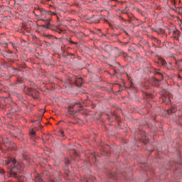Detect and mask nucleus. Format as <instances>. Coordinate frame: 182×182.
<instances>
[{
    "label": "nucleus",
    "mask_w": 182,
    "mask_h": 182,
    "mask_svg": "<svg viewBox=\"0 0 182 182\" xmlns=\"http://www.w3.org/2000/svg\"><path fill=\"white\" fill-rule=\"evenodd\" d=\"M38 10L40 11L42 15H46V16L50 15V16H52V15H56V13L52 12L50 11H46L41 8H38Z\"/></svg>",
    "instance_id": "obj_4"
},
{
    "label": "nucleus",
    "mask_w": 182,
    "mask_h": 182,
    "mask_svg": "<svg viewBox=\"0 0 182 182\" xmlns=\"http://www.w3.org/2000/svg\"><path fill=\"white\" fill-rule=\"evenodd\" d=\"M179 36H180V31L178 30L173 31L172 38H173L176 41H178Z\"/></svg>",
    "instance_id": "obj_5"
},
{
    "label": "nucleus",
    "mask_w": 182,
    "mask_h": 182,
    "mask_svg": "<svg viewBox=\"0 0 182 182\" xmlns=\"http://www.w3.org/2000/svg\"><path fill=\"white\" fill-rule=\"evenodd\" d=\"M153 82H154L155 83H159V82H161V80L159 79H157L156 77H153Z\"/></svg>",
    "instance_id": "obj_12"
},
{
    "label": "nucleus",
    "mask_w": 182,
    "mask_h": 182,
    "mask_svg": "<svg viewBox=\"0 0 182 182\" xmlns=\"http://www.w3.org/2000/svg\"><path fill=\"white\" fill-rule=\"evenodd\" d=\"M123 32H124V33H126V35H127V36H129V33H127V31H126L125 30H123Z\"/></svg>",
    "instance_id": "obj_22"
},
{
    "label": "nucleus",
    "mask_w": 182,
    "mask_h": 182,
    "mask_svg": "<svg viewBox=\"0 0 182 182\" xmlns=\"http://www.w3.org/2000/svg\"><path fill=\"white\" fill-rule=\"evenodd\" d=\"M6 53L8 55V58H11L12 57V52L11 51H7Z\"/></svg>",
    "instance_id": "obj_13"
},
{
    "label": "nucleus",
    "mask_w": 182,
    "mask_h": 182,
    "mask_svg": "<svg viewBox=\"0 0 182 182\" xmlns=\"http://www.w3.org/2000/svg\"><path fill=\"white\" fill-rule=\"evenodd\" d=\"M156 75H159L160 76H161L162 79L163 77H164V76L163 75V72H161V70H156Z\"/></svg>",
    "instance_id": "obj_9"
},
{
    "label": "nucleus",
    "mask_w": 182,
    "mask_h": 182,
    "mask_svg": "<svg viewBox=\"0 0 182 182\" xmlns=\"http://www.w3.org/2000/svg\"><path fill=\"white\" fill-rule=\"evenodd\" d=\"M41 121H42V119H40L38 120V123H41Z\"/></svg>",
    "instance_id": "obj_26"
},
{
    "label": "nucleus",
    "mask_w": 182,
    "mask_h": 182,
    "mask_svg": "<svg viewBox=\"0 0 182 182\" xmlns=\"http://www.w3.org/2000/svg\"><path fill=\"white\" fill-rule=\"evenodd\" d=\"M131 8L129 6H127L122 11V14H129Z\"/></svg>",
    "instance_id": "obj_7"
},
{
    "label": "nucleus",
    "mask_w": 182,
    "mask_h": 182,
    "mask_svg": "<svg viewBox=\"0 0 182 182\" xmlns=\"http://www.w3.org/2000/svg\"><path fill=\"white\" fill-rule=\"evenodd\" d=\"M86 182H89L87 180H86Z\"/></svg>",
    "instance_id": "obj_32"
},
{
    "label": "nucleus",
    "mask_w": 182,
    "mask_h": 182,
    "mask_svg": "<svg viewBox=\"0 0 182 182\" xmlns=\"http://www.w3.org/2000/svg\"><path fill=\"white\" fill-rule=\"evenodd\" d=\"M123 56H124V58H127V59L129 60H133V58L132 56L127 55V54H126V53H124Z\"/></svg>",
    "instance_id": "obj_10"
},
{
    "label": "nucleus",
    "mask_w": 182,
    "mask_h": 182,
    "mask_svg": "<svg viewBox=\"0 0 182 182\" xmlns=\"http://www.w3.org/2000/svg\"><path fill=\"white\" fill-rule=\"evenodd\" d=\"M171 113H173L174 112V111H171Z\"/></svg>",
    "instance_id": "obj_30"
},
{
    "label": "nucleus",
    "mask_w": 182,
    "mask_h": 182,
    "mask_svg": "<svg viewBox=\"0 0 182 182\" xmlns=\"http://www.w3.org/2000/svg\"><path fill=\"white\" fill-rule=\"evenodd\" d=\"M66 164H70V161L69 159L65 160Z\"/></svg>",
    "instance_id": "obj_19"
},
{
    "label": "nucleus",
    "mask_w": 182,
    "mask_h": 182,
    "mask_svg": "<svg viewBox=\"0 0 182 182\" xmlns=\"http://www.w3.org/2000/svg\"><path fill=\"white\" fill-rule=\"evenodd\" d=\"M121 69H124L123 68H121Z\"/></svg>",
    "instance_id": "obj_33"
},
{
    "label": "nucleus",
    "mask_w": 182,
    "mask_h": 182,
    "mask_svg": "<svg viewBox=\"0 0 182 182\" xmlns=\"http://www.w3.org/2000/svg\"><path fill=\"white\" fill-rule=\"evenodd\" d=\"M36 182H45V181H43V179H42V178H41V176H38L36 178Z\"/></svg>",
    "instance_id": "obj_11"
},
{
    "label": "nucleus",
    "mask_w": 182,
    "mask_h": 182,
    "mask_svg": "<svg viewBox=\"0 0 182 182\" xmlns=\"http://www.w3.org/2000/svg\"><path fill=\"white\" fill-rule=\"evenodd\" d=\"M5 166H8L9 168L10 176L15 178H23L22 176H19L17 173H22L23 170V164L21 162H17L16 160L9 158L4 162Z\"/></svg>",
    "instance_id": "obj_1"
},
{
    "label": "nucleus",
    "mask_w": 182,
    "mask_h": 182,
    "mask_svg": "<svg viewBox=\"0 0 182 182\" xmlns=\"http://www.w3.org/2000/svg\"><path fill=\"white\" fill-rule=\"evenodd\" d=\"M70 43H72L73 45H77V43L72 41H70Z\"/></svg>",
    "instance_id": "obj_18"
},
{
    "label": "nucleus",
    "mask_w": 182,
    "mask_h": 182,
    "mask_svg": "<svg viewBox=\"0 0 182 182\" xmlns=\"http://www.w3.org/2000/svg\"><path fill=\"white\" fill-rule=\"evenodd\" d=\"M152 41H156L158 42V43H160L161 41L158 40L157 38H156V37H152Z\"/></svg>",
    "instance_id": "obj_15"
},
{
    "label": "nucleus",
    "mask_w": 182,
    "mask_h": 182,
    "mask_svg": "<svg viewBox=\"0 0 182 182\" xmlns=\"http://www.w3.org/2000/svg\"><path fill=\"white\" fill-rule=\"evenodd\" d=\"M159 63H161V65H162V66L167 68V62H166V60H164L163 58H160L159 60Z\"/></svg>",
    "instance_id": "obj_6"
},
{
    "label": "nucleus",
    "mask_w": 182,
    "mask_h": 182,
    "mask_svg": "<svg viewBox=\"0 0 182 182\" xmlns=\"http://www.w3.org/2000/svg\"><path fill=\"white\" fill-rule=\"evenodd\" d=\"M76 104H73V105H70V107H73Z\"/></svg>",
    "instance_id": "obj_25"
},
{
    "label": "nucleus",
    "mask_w": 182,
    "mask_h": 182,
    "mask_svg": "<svg viewBox=\"0 0 182 182\" xmlns=\"http://www.w3.org/2000/svg\"><path fill=\"white\" fill-rule=\"evenodd\" d=\"M60 133H61V136H65V134L63 133V131H60Z\"/></svg>",
    "instance_id": "obj_23"
},
{
    "label": "nucleus",
    "mask_w": 182,
    "mask_h": 182,
    "mask_svg": "<svg viewBox=\"0 0 182 182\" xmlns=\"http://www.w3.org/2000/svg\"><path fill=\"white\" fill-rule=\"evenodd\" d=\"M30 136L31 137H35V131L32 130L31 132H30Z\"/></svg>",
    "instance_id": "obj_14"
},
{
    "label": "nucleus",
    "mask_w": 182,
    "mask_h": 182,
    "mask_svg": "<svg viewBox=\"0 0 182 182\" xmlns=\"http://www.w3.org/2000/svg\"><path fill=\"white\" fill-rule=\"evenodd\" d=\"M103 50H105L108 55H112V52L114 50H118L119 48L113 47L111 45H105L102 47Z\"/></svg>",
    "instance_id": "obj_2"
},
{
    "label": "nucleus",
    "mask_w": 182,
    "mask_h": 182,
    "mask_svg": "<svg viewBox=\"0 0 182 182\" xmlns=\"http://www.w3.org/2000/svg\"><path fill=\"white\" fill-rule=\"evenodd\" d=\"M51 182H55V181H52V180H51Z\"/></svg>",
    "instance_id": "obj_31"
},
{
    "label": "nucleus",
    "mask_w": 182,
    "mask_h": 182,
    "mask_svg": "<svg viewBox=\"0 0 182 182\" xmlns=\"http://www.w3.org/2000/svg\"><path fill=\"white\" fill-rule=\"evenodd\" d=\"M72 82H74L77 86H82V82H83V80H82V77L73 76L71 79Z\"/></svg>",
    "instance_id": "obj_3"
},
{
    "label": "nucleus",
    "mask_w": 182,
    "mask_h": 182,
    "mask_svg": "<svg viewBox=\"0 0 182 182\" xmlns=\"http://www.w3.org/2000/svg\"><path fill=\"white\" fill-rule=\"evenodd\" d=\"M135 9H136V12H139V14H141V10L140 9L136 8Z\"/></svg>",
    "instance_id": "obj_17"
},
{
    "label": "nucleus",
    "mask_w": 182,
    "mask_h": 182,
    "mask_svg": "<svg viewBox=\"0 0 182 182\" xmlns=\"http://www.w3.org/2000/svg\"><path fill=\"white\" fill-rule=\"evenodd\" d=\"M0 174H5V171L2 168H0Z\"/></svg>",
    "instance_id": "obj_16"
},
{
    "label": "nucleus",
    "mask_w": 182,
    "mask_h": 182,
    "mask_svg": "<svg viewBox=\"0 0 182 182\" xmlns=\"http://www.w3.org/2000/svg\"><path fill=\"white\" fill-rule=\"evenodd\" d=\"M41 21H43V22H46L47 28H49V26L50 25V22L51 21L50 18H47V19L41 18Z\"/></svg>",
    "instance_id": "obj_8"
},
{
    "label": "nucleus",
    "mask_w": 182,
    "mask_h": 182,
    "mask_svg": "<svg viewBox=\"0 0 182 182\" xmlns=\"http://www.w3.org/2000/svg\"><path fill=\"white\" fill-rule=\"evenodd\" d=\"M178 77H179L180 79H181V76L179 75Z\"/></svg>",
    "instance_id": "obj_29"
},
{
    "label": "nucleus",
    "mask_w": 182,
    "mask_h": 182,
    "mask_svg": "<svg viewBox=\"0 0 182 182\" xmlns=\"http://www.w3.org/2000/svg\"><path fill=\"white\" fill-rule=\"evenodd\" d=\"M10 44L13 46L14 49L16 48V47H15V46L14 45V43L10 42Z\"/></svg>",
    "instance_id": "obj_21"
},
{
    "label": "nucleus",
    "mask_w": 182,
    "mask_h": 182,
    "mask_svg": "<svg viewBox=\"0 0 182 182\" xmlns=\"http://www.w3.org/2000/svg\"><path fill=\"white\" fill-rule=\"evenodd\" d=\"M28 92H32L33 89L30 87V88H28Z\"/></svg>",
    "instance_id": "obj_24"
},
{
    "label": "nucleus",
    "mask_w": 182,
    "mask_h": 182,
    "mask_svg": "<svg viewBox=\"0 0 182 182\" xmlns=\"http://www.w3.org/2000/svg\"><path fill=\"white\" fill-rule=\"evenodd\" d=\"M169 66H171V63H168Z\"/></svg>",
    "instance_id": "obj_28"
},
{
    "label": "nucleus",
    "mask_w": 182,
    "mask_h": 182,
    "mask_svg": "<svg viewBox=\"0 0 182 182\" xmlns=\"http://www.w3.org/2000/svg\"><path fill=\"white\" fill-rule=\"evenodd\" d=\"M43 28H46V26L45 25H42L41 26Z\"/></svg>",
    "instance_id": "obj_27"
},
{
    "label": "nucleus",
    "mask_w": 182,
    "mask_h": 182,
    "mask_svg": "<svg viewBox=\"0 0 182 182\" xmlns=\"http://www.w3.org/2000/svg\"><path fill=\"white\" fill-rule=\"evenodd\" d=\"M171 4H173V5H176V0H170Z\"/></svg>",
    "instance_id": "obj_20"
}]
</instances>
